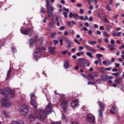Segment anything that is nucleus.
I'll return each instance as SVG.
<instances>
[{"instance_id": "1", "label": "nucleus", "mask_w": 124, "mask_h": 124, "mask_svg": "<svg viewBox=\"0 0 124 124\" xmlns=\"http://www.w3.org/2000/svg\"><path fill=\"white\" fill-rule=\"evenodd\" d=\"M53 106L52 103H49L46 106L45 110L40 109L39 111L35 114L37 119H39L41 121H43L46 118V116L49 114H51L53 112Z\"/></svg>"}, {"instance_id": "2", "label": "nucleus", "mask_w": 124, "mask_h": 124, "mask_svg": "<svg viewBox=\"0 0 124 124\" xmlns=\"http://www.w3.org/2000/svg\"><path fill=\"white\" fill-rule=\"evenodd\" d=\"M0 93L3 95H8L11 98H13L15 96L14 91L9 87H6L4 89H0Z\"/></svg>"}, {"instance_id": "3", "label": "nucleus", "mask_w": 124, "mask_h": 124, "mask_svg": "<svg viewBox=\"0 0 124 124\" xmlns=\"http://www.w3.org/2000/svg\"><path fill=\"white\" fill-rule=\"evenodd\" d=\"M41 50L43 51H45L46 50V48L45 47L43 46L42 47H37L36 48V50L34 52V56L35 59H38V58H40L41 57Z\"/></svg>"}, {"instance_id": "4", "label": "nucleus", "mask_w": 124, "mask_h": 124, "mask_svg": "<svg viewBox=\"0 0 124 124\" xmlns=\"http://www.w3.org/2000/svg\"><path fill=\"white\" fill-rule=\"evenodd\" d=\"M88 62V61L85 60L83 58H81L79 59L78 62L77 63L78 65V66H80V67H83L85 68L86 67V64Z\"/></svg>"}, {"instance_id": "5", "label": "nucleus", "mask_w": 124, "mask_h": 124, "mask_svg": "<svg viewBox=\"0 0 124 124\" xmlns=\"http://www.w3.org/2000/svg\"><path fill=\"white\" fill-rule=\"evenodd\" d=\"M86 120L87 122L90 123V124H93L95 122V118L93 114H90L86 116Z\"/></svg>"}, {"instance_id": "6", "label": "nucleus", "mask_w": 124, "mask_h": 124, "mask_svg": "<svg viewBox=\"0 0 124 124\" xmlns=\"http://www.w3.org/2000/svg\"><path fill=\"white\" fill-rule=\"evenodd\" d=\"M19 111L20 113H23L24 114H28V112H29V108H28V106L26 105H24L19 108Z\"/></svg>"}, {"instance_id": "7", "label": "nucleus", "mask_w": 124, "mask_h": 124, "mask_svg": "<svg viewBox=\"0 0 124 124\" xmlns=\"http://www.w3.org/2000/svg\"><path fill=\"white\" fill-rule=\"evenodd\" d=\"M46 8L48 12H53L54 11V7L50 3L49 0H46Z\"/></svg>"}, {"instance_id": "8", "label": "nucleus", "mask_w": 124, "mask_h": 124, "mask_svg": "<svg viewBox=\"0 0 124 124\" xmlns=\"http://www.w3.org/2000/svg\"><path fill=\"white\" fill-rule=\"evenodd\" d=\"M33 31L31 29H28L26 30L22 31L21 30V32L22 33V34H24L25 35H28V34H31L32 33V32Z\"/></svg>"}, {"instance_id": "9", "label": "nucleus", "mask_w": 124, "mask_h": 124, "mask_svg": "<svg viewBox=\"0 0 124 124\" xmlns=\"http://www.w3.org/2000/svg\"><path fill=\"white\" fill-rule=\"evenodd\" d=\"M68 104V102L66 101H63L62 104L61 106L64 111L65 112V110H66V107H67V105Z\"/></svg>"}, {"instance_id": "10", "label": "nucleus", "mask_w": 124, "mask_h": 124, "mask_svg": "<svg viewBox=\"0 0 124 124\" xmlns=\"http://www.w3.org/2000/svg\"><path fill=\"white\" fill-rule=\"evenodd\" d=\"M78 99L73 101L71 103V107H72V108H75V107H76V106H77V105L78 104Z\"/></svg>"}, {"instance_id": "11", "label": "nucleus", "mask_w": 124, "mask_h": 124, "mask_svg": "<svg viewBox=\"0 0 124 124\" xmlns=\"http://www.w3.org/2000/svg\"><path fill=\"white\" fill-rule=\"evenodd\" d=\"M69 17H70V18H72L73 17L74 19H78V18H79V16L77 14L70 13Z\"/></svg>"}, {"instance_id": "12", "label": "nucleus", "mask_w": 124, "mask_h": 124, "mask_svg": "<svg viewBox=\"0 0 124 124\" xmlns=\"http://www.w3.org/2000/svg\"><path fill=\"white\" fill-rule=\"evenodd\" d=\"M85 47L87 50L88 51H91V52H96V50L93 49V48L92 46H85Z\"/></svg>"}, {"instance_id": "13", "label": "nucleus", "mask_w": 124, "mask_h": 124, "mask_svg": "<svg viewBox=\"0 0 124 124\" xmlns=\"http://www.w3.org/2000/svg\"><path fill=\"white\" fill-rule=\"evenodd\" d=\"M12 72V69L11 68V67H10L9 68V70L8 71L7 73L6 80H8V79H9V78H10V76H11Z\"/></svg>"}, {"instance_id": "14", "label": "nucleus", "mask_w": 124, "mask_h": 124, "mask_svg": "<svg viewBox=\"0 0 124 124\" xmlns=\"http://www.w3.org/2000/svg\"><path fill=\"white\" fill-rule=\"evenodd\" d=\"M9 101V100L8 99H7L6 98H3L2 99H1V103L2 105V106H5L7 102Z\"/></svg>"}, {"instance_id": "15", "label": "nucleus", "mask_w": 124, "mask_h": 124, "mask_svg": "<svg viewBox=\"0 0 124 124\" xmlns=\"http://www.w3.org/2000/svg\"><path fill=\"white\" fill-rule=\"evenodd\" d=\"M110 112L111 114H116L117 113V108L116 107L112 106L110 109Z\"/></svg>"}, {"instance_id": "16", "label": "nucleus", "mask_w": 124, "mask_h": 124, "mask_svg": "<svg viewBox=\"0 0 124 124\" xmlns=\"http://www.w3.org/2000/svg\"><path fill=\"white\" fill-rule=\"evenodd\" d=\"M31 103L35 109H36V108H37V105L36 104V102H35L34 99H31Z\"/></svg>"}, {"instance_id": "17", "label": "nucleus", "mask_w": 124, "mask_h": 124, "mask_svg": "<svg viewBox=\"0 0 124 124\" xmlns=\"http://www.w3.org/2000/svg\"><path fill=\"white\" fill-rule=\"evenodd\" d=\"M35 120V116L34 115L31 114L29 115V121L30 122H34Z\"/></svg>"}, {"instance_id": "18", "label": "nucleus", "mask_w": 124, "mask_h": 124, "mask_svg": "<svg viewBox=\"0 0 124 124\" xmlns=\"http://www.w3.org/2000/svg\"><path fill=\"white\" fill-rule=\"evenodd\" d=\"M66 42L67 44L66 47L70 48V47H71V44H72V42H71L70 40H67Z\"/></svg>"}, {"instance_id": "19", "label": "nucleus", "mask_w": 124, "mask_h": 124, "mask_svg": "<svg viewBox=\"0 0 124 124\" xmlns=\"http://www.w3.org/2000/svg\"><path fill=\"white\" fill-rule=\"evenodd\" d=\"M55 50H56V47H49L48 48V51L50 54H54L55 53Z\"/></svg>"}, {"instance_id": "20", "label": "nucleus", "mask_w": 124, "mask_h": 124, "mask_svg": "<svg viewBox=\"0 0 124 124\" xmlns=\"http://www.w3.org/2000/svg\"><path fill=\"white\" fill-rule=\"evenodd\" d=\"M123 80V78H118L117 79H116L114 80L115 83H116V84H121V81Z\"/></svg>"}, {"instance_id": "21", "label": "nucleus", "mask_w": 124, "mask_h": 124, "mask_svg": "<svg viewBox=\"0 0 124 124\" xmlns=\"http://www.w3.org/2000/svg\"><path fill=\"white\" fill-rule=\"evenodd\" d=\"M11 105H12V103L10 102L9 101H8L7 103L3 106L4 107H6V108H9V107H11Z\"/></svg>"}, {"instance_id": "22", "label": "nucleus", "mask_w": 124, "mask_h": 124, "mask_svg": "<svg viewBox=\"0 0 124 124\" xmlns=\"http://www.w3.org/2000/svg\"><path fill=\"white\" fill-rule=\"evenodd\" d=\"M61 119L62 121H63L64 122H67V121H68V119H67L66 118V116H65L63 114H62V115L61 116Z\"/></svg>"}, {"instance_id": "23", "label": "nucleus", "mask_w": 124, "mask_h": 124, "mask_svg": "<svg viewBox=\"0 0 124 124\" xmlns=\"http://www.w3.org/2000/svg\"><path fill=\"white\" fill-rule=\"evenodd\" d=\"M121 34H122L121 32H119L117 33H116V32H113L112 33V35L113 36H117L118 37H120V36H121Z\"/></svg>"}, {"instance_id": "24", "label": "nucleus", "mask_w": 124, "mask_h": 124, "mask_svg": "<svg viewBox=\"0 0 124 124\" xmlns=\"http://www.w3.org/2000/svg\"><path fill=\"white\" fill-rule=\"evenodd\" d=\"M86 55L88 57H89L90 58V59H93V54L91 53V52H87Z\"/></svg>"}, {"instance_id": "25", "label": "nucleus", "mask_w": 124, "mask_h": 124, "mask_svg": "<svg viewBox=\"0 0 124 124\" xmlns=\"http://www.w3.org/2000/svg\"><path fill=\"white\" fill-rule=\"evenodd\" d=\"M98 103L99 106H100L101 109H102V110H103L104 109V106H105V105H104V104L101 102L98 101Z\"/></svg>"}, {"instance_id": "26", "label": "nucleus", "mask_w": 124, "mask_h": 124, "mask_svg": "<svg viewBox=\"0 0 124 124\" xmlns=\"http://www.w3.org/2000/svg\"><path fill=\"white\" fill-rule=\"evenodd\" d=\"M113 27L110 25H107L106 26V29L107 30V31H110V30H112Z\"/></svg>"}, {"instance_id": "27", "label": "nucleus", "mask_w": 124, "mask_h": 124, "mask_svg": "<svg viewBox=\"0 0 124 124\" xmlns=\"http://www.w3.org/2000/svg\"><path fill=\"white\" fill-rule=\"evenodd\" d=\"M64 67L66 69H68L69 67V64L68 63V62H65L64 63Z\"/></svg>"}, {"instance_id": "28", "label": "nucleus", "mask_w": 124, "mask_h": 124, "mask_svg": "<svg viewBox=\"0 0 124 124\" xmlns=\"http://www.w3.org/2000/svg\"><path fill=\"white\" fill-rule=\"evenodd\" d=\"M103 34L105 37H108V38H109L110 37V35L107 33L106 31L103 32Z\"/></svg>"}, {"instance_id": "29", "label": "nucleus", "mask_w": 124, "mask_h": 124, "mask_svg": "<svg viewBox=\"0 0 124 124\" xmlns=\"http://www.w3.org/2000/svg\"><path fill=\"white\" fill-rule=\"evenodd\" d=\"M108 47L109 48V50H110V51H114L115 50V48L114 47V46H113L112 45H108Z\"/></svg>"}, {"instance_id": "30", "label": "nucleus", "mask_w": 124, "mask_h": 124, "mask_svg": "<svg viewBox=\"0 0 124 124\" xmlns=\"http://www.w3.org/2000/svg\"><path fill=\"white\" fill-rule=\"evenodd\" d=\"M30 97H31V99H36V96H35V95L33 93L31 94Z\"/></svg>"}, {"instance_id": "31", "label": "nucleus", "mask_w": 124, "mask_h": 124, "mask_svg": "<svg viewBox=\"0 0 124 124\" xmlns=\"http://www.w3.org/2000/svg\"><path fill=\"white\" fill-rule=\"evenodd\" d=\"M96 57L98 60H99V59H101L100 58H102L103 57V55L100 53H97L96 55Z\"/></svg>"}, {"instance_id": "32", "label": "nucleus", "mask_w": 124, "mask_h": 124, "mask_svg": "<svg viewBox=\"0 0 124 124\" xmlns=\"http://www.w3.org/2000/svg\"><path fill=\"white\" fill-rule=\"evenodd\" d=\"M56 21H57V26L58 27H60V22H59V17L58 16H57L56 17Z\"/></svg>"}, {"instance_id": "33", "label": "nucleus", "mask_w": 124, "mask_h": 124, "mask_svg": "<svg viewBox=\"0 0 124 124\" xmlns=\"http://www.w3.org/2000/svg\"><path fill=\"white\" fill-rule=\"evenodd\" d=\"M74 42H75V43H77V44H78V45L81 44V43H80L79 42V41H78V40H77V39H74Z\"/></svg>"}, {"instance_id": "34", "label": "nucleus", "mask_w": 124, "mask_h": 124, "mask_svg": "<svg viewBox=\"0 0 124 124\" xmlns=\"http://www.w3.org/2000/svg\"><path fill=\"white\" fill-rule=\"evenodd\" d=\"M4 115H5L6 118H9V112H4Z\"/></svg>"}, {"instance_id": "35", "label": "nucleus", "mask_w": 124, "mask_h": 124, "mask_svg": "<svg viewBox=\"0 0 124 124\" xmlns=\"http://www.w3.org/2000/svg\"><path fill=\"white\" fill-rule=\"evenodd\" d=\"M41 12L42 13H46V11H45V9H44V8L41 7Z\"/></svg>"}, {"instance_id": "36", "label": "nucleus", "mask_w": 124, "mask_h": 124, "mask_svg": "<svg viewBox=\"0 0 124 124\" xmlns=\"http://www.w3.org/2000/svg\"><path fill=\"white\" fill-rule=\"evenodd\" d=\"M107 10L108 11H111L112 9H111V7H110V6L109 5H107Z\"/></svg>"}, {"instance_id": "37", "label": "nucleus", "mask_w": 124, "mask_h": 124, "mask_svg": "<svg viewBox=\"0 0 124 124\" xmlns=\"http://www.w3.org/2000/svg\"><path fill=\"white\" fill-rule=\"evenodd\" d=\"M67 53H68V50H64V51H62V55H66Z\"/></svg>"}, {"instance_id": "38", "label": "nucleus", "mask_w": 124, "mask_h": 124, "mask_svg": "<svg viewBox=\"0 0 124 124\" xmlns=\"http://www.w3.org/2000/svg\"><path fill=\"white\" fill-rule=\"evenodd\" d=\"M63 15L64 16L65 18L66 19L68 16H67V13L65 12L63 13Z\"/></svg>"}, {"instance_id": "39", "label": "nucleus", "mask_w": 124, "mask_h": 124, "mask_svg": "<svg viewBox=\"0 0 124 124\" xmlns=\"http://www.w3.org/2000/svg\"><path fill=\"white\" fill-rule=\"evenodd\" d=\"M12 51L14 53H16V52H17V49H16V48H15V47H13L12 48Z\"/></svg>"}, {"instance_id": "40", "label": "nucleus", "mask_w": 124, "mask_h": 124, "mask_svg": "<svg viewBox=\"0 0 124 124\" xmlns=\"http://www.w3.org/2000/svg\"><path fill=\"white\" fill-rule=\"evenodd\" d=\"M88 76L92 79V80H93V79H94V77L91 74L88 75Z\"/></svg>"}, {"instance_id": "41", "label": "nucleus", "mask_w": 124, "mask_h": 124, "mask_svg": "<svg viewBox=\"0 0 124 124\" xmlns=\"http://www.w3.org/2000/svg\"><path fill=\"white\" fill-rule=\"evenodd\" d=\"M99 115L100 117H102V115H103L102 110H101V109H100L99 110Z\"/></svg>"}, {"instance_id": "42", "label": "nucleus", "mask_w": 124, "mask_h": 124, "mask_svg": "<svg viewBox=\"0 0 124 124\" xmlns=\"http://www.w3.org/2000/svg\"><path fill=\"white\" fill-rule=\"evenodd\" d=\"M48 16L50 18H52L53 17V13L52 12H48Z\"/></svg>"}, {"instance_id": "43", "label": "nucleus", "mask_w": 124, "mask_h": 124, "mask_svg": "<svg viewBox=\"0 0 124 124\" xmlns=\"http://www.w3.org/2000/svg\"><path fill=\"white\" fill-rule=\"evenodd\" d=\"M33 41L34 40L32 39H31L30 40V45H32V44H33Z\"/></svg>"}, {"instance_id": "44", "label": "nucleus", "mask_w": 124, "mask_h": 124, "mask_svg": "<svg viewBox=\"0 0 124 124\" xmlns=\"http://www.w3.org/2000/svg\"><path fill=\"white\" fill-rule=\"evenodd\" d=\"M79 13H80V14H84V9H79Z\"/></svg>"}, {"instance_id": "45", "label": "nucleus", "mask_w": 124, "mask_h": 124, "mask_svg": "<svg viewBox=\"0 0 124 124\" xmlns=\"http://www.w3.org/2000/svg\"><path fill=\"white\" fill-rule=\"evenodd\" d=\"M81 31H88V30L86 27H83V29H81Z\"/></svg>"}, {"instance_id": "46", "label": "nucleus", "mask_w": 124, "mask_h": 124, "mask_svg": "<svg viewBox=\"0 0 124 124\" xmlns=\"http://www.w3.org/2000/svg\"><path fill=\"white\" fill-rule=\"evenodd\" d=\"M104 42L105 43H109V39L108 38H106L104 39Z\"/></svg>"}, {"instance_id": "47", "label": "nucleus", "mask_w": 124, "mask_h": 124, "mask_svg": "<svg viewBox=\"0 0 124 124\" xmlns=\"http://www.w3.org/2000/svg\"><path fill=\"white\" fill-rule=\"evenodd\" d=\"M119 74H120L119 73H115L113 74V75L114 76H115L116 77H118L119 76Z\"/></svg>"}, {"instance_id": "48", "label": "nucleus", "mask_w": 124, "mask_h": 124, "mask_svg": "<svg viewBox=\"0 0 124 124\" xmlns=\"http://www.w3.org/2000/svg\"><path fill=\"white\" fill-rule=\"evenodd\" d=\"M51 124H62L61 122H52Z\"/></svg>"}, {"instance_id": "49", "label": "nucleus", "mask_w": 124, "mask_h": 124, "mask_svg": "<svg viewBox=\"0 0 124 124\" xmlns=\"http://www.w3.org/2000/svg\"><path fill=\"white\" fill-rule=\"evenodd\" d=\"M56 35H57V33H56V32H52L51 33V37H54V36H56Z\"/></svg>"}, {"instance_id": "50", "label": "nucleus", "mask_w": 124, "mask_h": 124, "mask_svg": "<svg viewBox=\"0 0 124 124\" xmlns=\"http://www.w3.org/2000/svg\"><path fill=\"white\" fill-rule=\"evenodd\" d=\"M84 46H79L78 48V51H81V50H83Z\"/></svg>"}, {"instance_id": "51", "label": "nucleus", "mask_w": 124, "mask_h": 124, "mask_svg": "<svg viewBox=\"0 0 124 124\" xmlns=\"http://www.w3.org/2000/svg\"><path fill=\"white\" fill-rule=\"evenodd\" d=\"M101 72H104L105 71V68L103 67H101Z\"/></svg>"}, {"instance_id": "52", "label": "nucleus", "mask_w": 124, "mask_h": 124, "mask_svg": "<svg viewBox=\"0 0 124 124\" xmlns=\"http://www.w3.org/2000/svg\"><path fill=\"white\" fill-rule=\"evenodd\" d=\"M98 16H99V17H102V16H103V13H101V14H100V13H99L98 14Z\"/></svg>"}, {"instance_id": "53", "label": "nucleus", "mask_w": 124, "mask_h": 124, "mask_svg": "<svg viewBox=\"0 0 124 124\" xmlns=\"http://www.w3.org/2000/svg\"><path fill=\"white\" fill-rule=\"evenodd\" d=\"M94 84H95V83L92 82L91 81H89V82H88V85H93Z\"/></svg>"}, {"instance_id": "54", "label": "nucleus", "mask_w": 124, "mask_h": 124, "mask_svg": "<svg viewBox=\"0 0 124 124\" xmlns=\"http://www.w3.org/2000/svg\"><path fill=\"white\" fill-rule=\"evenodd\" d=\"M118 61L120 62H123L124 60L122 58H118Z\"/></svg>"}, {"instance_id": "55", "label": "nucleus", "mask_w": 124, "mask_h": 124, "mask_svg": "<svg viewBox=\"0 0 124 124\" xmlns=\"http://www.w3.org/2000/svg\"><path fill=\"white\" fill-rule=\"evenodd\" d=\"M92 1L94 4H96V3H97V0H92Z\"/></svg>"}, {"instance_id": "56", "label": "nucleus", "mask_w": 124, "mask_h": 124, "mask_svg": "<svg viewBox=\"0 0 124 124\" xmlns=\"http://www.w3.org/2000/svg\"><path fill=\"white\" fill-rule=\"evenodd\" d=\"M89 20L91 22H93V17L90 16L89 17Z\"/></svg>"}, {"instance_id": "57", "label": "nucleus", "mask_w": 124, "mask_h": 124, "mask_svg": "<svg viewBox=\"0 0 124 124\" xmlns=\"http://www.w3.org/2000/svg\"><path fill=\"white\" fill-rule=\"evenodd\" d=\"M78 18L79 19V20H84V16H78Z\"/></svg>"}, {"instance_id": "58", "label": "nucleus", "mask_w": 124, "mask_h": 124, "mask_svg": "<svg viewBox=\"0 0 124 124\" xmlns=\"http://www.w3.org/2000/svg\"><path fill=\"white\" fill-rule=\"evenodd\" d=\"M78 7H82V3H78L77 4Z\"/></svg>"}, {"instance_id": "59", "label": "nucleus", "mask_w": 124, "mask_h": 124, "mask_svg": "<svg viewBox=\"0 0 124 124\" xmlns=\"http://www.w3.org/2000/svg\"><path fill=\"white\" fill-rule=\"evenodd\" d=\"M53 42L54 43V45H57V44H58V43H59L58 40H54Z\"/></svg>"}, {"instance_id": "60", "label": "nucleus", "mask_w": 124, "mask_h": 124, "mask_svg": "<svg viewBox=\"0 0 124 124\" xmlns=\"http://www.w3.org/2000/svg\"><path fill=\"white\" fill-rule=\"evenodd\" d=\"M105 70H107V71H110V70H111V67L106 68Z\"/></svg>"}, {"instance_id": "61", "label": "nucleus", "mask_w": 124, "mask_h": 124, "mask_svg": "<svg viewBox=\"0 0 124 124\" xmlns=\"http://www.w3.org/2000/svg\"><path fill=\"white\" fill-rule=\"evenodd\" d=\"M76 49H77V47H75L72 49V52H75L76 51Z\"/></svg>"}, {"instance_id": "62", "label": "nucleus", "mask_w": 124, "mask_h": 124, "mask_svg": "<svg viewBox=\"0 0 124 124\" xmlns=\"http://www.w3.org/2000/svg\"><path fill=\"white\" fill-rule=\"evenodd\" d=\"M104 20L106 22V23L109 24V22L108 21V19H107V18H105Z\"/></svg>"}, {"instance_id": "63", "label": "nucleus", "mask_w": 124, "mask_h": 124, "mask_svg": "<svg viewBox=\"0 0 124 124\" xmlns=\"http://www.w3.org/2000/svg\"><path fill=\"white\" fill-rule=\"evenodd\" d=\"M93 74H94V77H97V76H98V74H97V73L96 72L93 73Z\"/></svg>"}, {"instance_id": "64", "label": "nucleus", "mask_w": 124, "mask_h": 124, "mask_svg": "<svg viewBox=\"0 0 124 124\" xmlns=\"http://www.w3.org/2000/svg\"><path fill=\"white\" fill-rule=\"evenodd\" d=\"M106 79H109V80H111V79L113 78V77H106Z\"/></svg>"}]
</instances>
